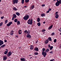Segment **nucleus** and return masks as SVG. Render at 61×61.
I'll use <instances>...</instances> for the list:
<instances>
[{
  "instance_id": "f257e3e1",
  "label": "nucleus",
  "mask_w": 61,
  "mask_h": 61,
  "mask_svg": "<svg viewBox=\"0 0 61 61\" xmlns=\"http://www.w3.org/2000/svg\"><path fill=\"white\" fill-rule=\"evenodd\" d=\"M32 19H29L27 21V23L28 24L31 25L32 24Z\"/></svg>"
},
{
  "instance_id": "f03ea898",
  "label": "nucleus",
  "mask_w": 61,
  "mask_h": 61,
  "mask_svg": "<svg viewBox=\"0 0 61 61\" xmlns=\"http://www.w3.org/2000/svg\"><path fill=\"white\" fill-rule=\"evenodd\" d=\"M60 4H61V0H59V1H57L55 4V5L56 6H57L60 5Z\"/></svg>"
},
{
  "instance_id": "7ed1b4c3",
  "label": "nucleus",
  "mask_w": 61,
  "mask_h": 61,
  "mask_svg": "<svg viewBox=\"0 0 61 61\" xmlns=\"http://www.w3.org/2000/svg\"><path fill=\"white\" fill-rule=\"evenodd\" d=\"M29 17L30 16L29 15H26L24 17H23V19L24 20H27L28 19Z\"/></svg>"
},
{
  "instance_id": "20e7f679",
  "label": "nucleus",
  "mask_w": 61,
  "mask_h": 61,
  "mask_svg": "<svg viewBox=\"0 0 61 61\" xmlns=\"http://www.w3.org/2000/svg\"><path fill=\"white\" fill-rule=\"evenodd\" d=\"M13 4L14 5L15 3L17 4L18 3V0H12Z\"/></svg>"
},
{
  "instance_id": "39448f33",
  "label": "nucleus",
  "mask_w": 61,
  "mask_h": 61,
  "mask_svg": "<svg viewBox=\"0 0 61 61\" xmlns=\"http://www.w3.org/2000/svg\"><path fill=\"white\" fill-rule=\"evenodd\" d=\"M42 55H43V56L44 57H46V52L44 51H42Z\"/></svg>"
},
{
  "instance_id": "423d86ee",
  "label": "nucleus",
  "mask_w": 61,
  "mask_h": 61,
  "mask_svg": "<svg viewBox=\"0 0 61 61\" xmlns=\"http://www.w3.org/2000/svg\"><path fill=\"white\" fill-rule=\"evenodd\" d=\"M12 55V53L11 51H10L7 54V56H10Z\"/></svg>"
},
{
  "instance_id": "0eeeda50",
  "label": "nucleus",
  "mask_w": 61,
  "mask_h": 61,
  "mask_svg": "<svg viewBox=\"0 0 61 61\" xmlns=\"http://www.w3.org/2000/svg\"><path fill=\"white\" fill-rule=\"evenodd\" d=\"M31 36L29 34H27L26 36V37L28 38H31Z\"/></svg>"
},
{
  "instance_id": "6e6552de",
  "label": "nucleus",
  "mask_w": 61,
  "mask_h": 61,
  "mask_svg": "<svg viewBox=\"0 0 61 61\" xmlns=\"http://www.w3.org/2000/svg\"><path fill=\"white\" fill-rule=\"evenodd\" d=\"M12 22H10L8 24H7V26H9L11 25L12 24Z\"/></svg>"
},
{
  "instance_id": "1a4fd4ad",
  "label": "nucleus",
  "mask_w": 61,
  "mask_h": 61,
  "mask_svg": "<svg viewBox=\"0 0 61 61\" xmlns=\"http://www.w3.org/2000/svg\"><path fill=\"white\" fill-rule=\"evenodd\" d=\"M24 33L25 34H29L30 33V32L29 31H27L26 30L24 31Z\"/></svg>"
},
{
  "instance_id": "9d476101",
  "label": "nucleus",
  "mask_w": 61,
  "mask_h": 61,
  "mask_svg": "<svg viewBox=\"0 0 61 61\" xmlns=\"http://www.w3.org/2000/svg\"><path fill=\"white\" fill-rule=\"evenodd\" d=\"M4 44L3 42L0 40V46H1Z\"/></svg>"
},
{
  "instance_id": "9b49d317",
  "label": "nucleus",
  "mask_w": 61,
  "mask_h": 61,
  "mask_svg": "<svg viewBox=\"0 0 61 61\" xmlns=\"http://www.w3.org/2000/svg\"><path fill=\"white\" fill-rule=\"evenodd\" d=\"M35 6L33 5H31L30 7V9L31 10H32L34 8Z\"/></svg>"
},
{
  "instance_id": "f8f14e48",
  "label": "nucleus",
  "mask_w": 61,
  "mask_h": 61,
  "mask_svg": "<svg viewBox=\"0 0 61 61\" xmlns=\"http://www.w3.org/2000/svg\"><path fill=\"white\" fill-rule=\"evenodd\" d=\"M7 59V58L6 56H3V61H6Z\"/></svg>"
},
{
  "instance_id": "ddd939ff",
  "label": "nucleus",
  "mask_w": 61,
  "mask_h": 61,
  "mask_svg": "<svg viewBox=\"0 0 61 61\" xmlns=\"http://www.w3.org/2000/svg\"><path fill=\"white\" fill-rule=\"evenodd\" d=\"M49 42V41L48 40H46L45 41V44H46L48 43V42Z\"/></svg>"
},
{
  "instance_id": "4468645a",
  "label": "nucleus",
  "mask_w": 61,
  "mask_h": 61,
  "mask_svg": "<svg viewBox=\"0 0 61 61\" xmlns=\"http://www.w3.org/2000/svg\"><path fill=\"white\" fill-rule=\"evenodd\" d=\"M59 17V15L58 14H57L56 15H55V18L56 19H57L58 18V17Z\"/></svg>"
},
{
  "instance_id": "2eb2a0df",
  "label": "nucleus",
  "mask_w": 61,
  "mask_h": 61,
  "mask_svg": "<svg viewBox=\"0 0 61 61\" xmlns=\"http://www.w3.org/2000/svg\"><path fill=\"white\" fill-rule=\"evenodd\" d=\"M34 50L36 51H39L38 48L37 47L35 48L34 49Z\"/></svg>"
},
{
  "instance_id": "dca6fc26",
  "label": "nucleus",
  "mask_w": 61,
  "mask_h": 61,
  "mask_svg": "<svg viewBox=\"0 0 61 61\" xmlns=\"http://www.w3.org/2000/svg\"><path fill=\"white\" fill-rule=\"evenodd\" d=\"M20 60L21 61H25V59L24 58H20Z\"/></svg>"
},
{
  "instance_id": "f3484780",
  "label": "nucleus",
  "mask_w": 61,
  "mask_h": 61,
  "mask_svg": "<svg viewBox=\"0 0 61 61\" xmlns=\"http://www.w3.org/2000/svg\"><path fill=\"white\" fill-rule=\"evenodd\" d=\"M30 46V49L31 50H32L34 48L33 46L31 45Z\"/></svg>"
},
{
  "instance_id": "a211bd4d",
  "label": "nucleus",
  "mask_w": 61,
  "mask_h": 61,
  "mask_svg": "<svg viewBox=\"0 0 61 61\" xmlns=\"http://www.w3.org/2000/svg\"><path fill=\"white\" fill-rule=\"evenodd\" d=\"M14 33V32L13 31H12L10 32V35H13Z\"/></svg>"
},
{
  "instance_id": "6ab92c4d",
  "label": "nucleus",
  "mask_w": 61,
  "mask_h": 61,
  "mask_svg": "<svg viewBox=\"0 0 61 61\" xmlns=\"http://www.w3.org/2000/svg\"><path fill=\"white\" fill-rule=\"evenodd\" d=\"M22 33V31L21 30H19V32H18V33L19 34H21Z\"/></svg>"
},
{
  "instance_id": "aec40b11",
  "label": "nucleus",
  "mask_w": 61,
  "mask_h": 61,
  "mask_svg": "<svg viewBox=\"0 0 61 61\" xmlns=\"http://www.w3.org/2000/svg\"><path fill=\"white\" fill-rule=\"evenodd\" d=\"M41 19L40 18H38L37 19V21L38 22H39L40 21Z\"/></svg>"
},
{
  "instance_id": "412c9836",
  "label": "nucleus",
  "mask_w": 61,
  "mask_h": 61,
  "mask_svg": "<svg viewBox=\"0 0 61 61\" xmlns=\"http://www.w3.org/2000/svg\"><path fill=\"white\" fill-rule=\"evenodd\" d=\"M52 27H53V25H51L49 27L48 30H49L51 29V28H52Z\"/></svg>"
},
{
  "instance_id": "4be33fe9",
  "label": "nucleus",
  "mask_w": 61,
  "mask_h": 61,
  "mask_svg": "<svg viewBox=\"0 0 61 61\" xmlns=\"http://www.w3.org/2000/svg\"><path fill=\"white\" fill-rule=\"evenodd\" d=\"M13 9L15 11H16V10H18V9H17L15 7H13Z\"/></svg>"
},
{
  "instance_id": "5701e85b",
  "label": "nucleus",
  "mask_w": 61,
  "mask_h": 61,
  "mask_svg": "<svg viewBox=\"0 0 61 61\" xmlns=\"http://www.w3.org/2000/svg\"><path fill=\"white\" fill-rule=\"evenodd\" d=\"M15 14L16 15H17L18 16H19L20 14L18 12H16L15 13Z\"/></svg>"
},
{
  "instance_id": "b1692460",
  "label": "nucleus",
  "mask_w": 61,
  "mask_h": 61,
  "mask_svg": "<svg viewBox=\"0 0 61 61\" xmlns=\"http://www.w3.org/2000/svg\"><path fill=\"white\" fill-rule=\"evenodd\" d=\"M41 16L42 17H45V14L43 13L41 14Z\"/></svg>"
},
{
  "instance_id": "393cba45",
  "label": "nucleus",
  "mask_w": 61,
  "mask_h": 61,
  "mask_svg": "<svg viewBox=\"0 0 61 61\" xmlns=\"http://www.w3.org/2000/svg\"><path fill=\"white\" fill-rule=\"evenodd\" d=\"M13 17L14 18H15L17 16L15 14L13 15Z\"/></svg>"
},
{
  "instance_id": "a878e982",
  "label": "nucleus",
  "mask_w": 61,
  "mask_h": 61,
  "mask_svg": "<svg viewBox=\"0 0 61 61\" xmlns=\"http://www.w3.org/2000/svg\"><path fill=\"white\" fill-rule=\"evenodd\" d=\"M37 24V25H38V26H40L41 25V23L40 22H39Z\"/></svg>"
},
{
  "instance_id": "bb28decb",
  "label": "nucleus",
  "mask_w": 61,
  "mask_h": 61,
  "mask_svg": "<svg viewBox=\"0 0 61 61\" xmlns=\"http://www.w3.org/2000/svg\"><path fill=\"white\" fill-rule=\"evenodd\" d=\"M17 25H19L20 24V22L19 21H18L17 22Z\"/></svg>"
},
{
  "instance_id": "cd10ccee",
  "label": "nucleus",
  "mask_w": 61,
  "mask_h": 61,
  "mask_svg": "<svg viewBox=\"0 0 61 61\" xmlns=\"http://www.w3.org/2000/svg\"><path fill=\"white\" fill-rule=\"evenodd\" d=\"M48 39L49 41H52V39L51 38V37H50L48 38Z\"/></svg>"
},
{
  "instance_id": "c85d7f7f",
  "label": "nucleus",
  "mask_w": 61,
  "mask_h": 61,
  "mask_svg": "<svg viewBox=\"0 0 61 61\" xmlns=\"http://www.w3.org/2000/svg\"><path fill=\"white\" fill-rule=\"evenodd\" d=\"M29 0H25V2L26 3H28L29 2Z\"/></svg>"
},
{
  "instance_id": "c756f323",
  "label": "nucleus",
  "mask_w": 61,
  "mask_h": 61,
  "mask_svg": "<svg viewBox=\"0 0 61 61\" xmlns=\"http://www.w3.org/2000/svg\"><path fill=\"white\" fill-rule=\"evenodd\" d=\"M24 0H21V3L22 4H23L24 3Z\"/></svg>"
},
{
  "instance_id": "7c9ffc66",
  "label": "nucleus",
  "mask_w": 61,
  "mask_h": 61,
  "mask_svg": "<svg viewBox=\"0 0 61 61\" xmlns=\"http://www.w3.org/2000/svg\"><path fill=\"white\" fill-rule=\"evenodd\" d=\"M17 21V19H15L14 20V21L15 22H16Z\"/></svg>"
},
{
  "instance_id": "2f4dec72",
  "label": "nucleus",
  "mask_w": 61,
  "mask_h": 61,
  "mask_svg": "<svg viewBox=\"0 0 61 61\" xmlns=\"http://www.w3.org/2000/svg\"><path fill=\"white\" fill-rule=\"evenodd\" d=\"M8 21V20H6L5 21V24H6L7 23Z\"/></svg>"
},
{
  "instance_id": "473e14b6",
  "label": "nucleus",
  "mask_w": 61,
  "mask_h": 61,
  "mask_svg": "<svg viewBox=\"0 0 61 61\" xmlns=\"http://www.w3.org/2000/svg\"><path fill=\"white\" fill-rule=\"evenodd\" d=\"M50 50H52V49L53 48V46H51V47H50Z\"/></svg>"
},
{
  "instance_id": "72a5a7b5",
  "label": "nucleus",
  "mask_w": 61,
  "mask_h": 61,
  "mask_svg": "<svg viewBox=\"0 0 61 61\" xmlns=\"http://www.w3.org/2000/svg\"><path fill=\"white\" fill-rule=\"evenodd\" d=\"M8 51H5L4 53V54H6L8 53Z\"/></svg>"
},
{
  "instance_id": "f704fd0d",
  "label": "nucleus",
  "mask_w": 61,
  "mask_h": 61,
  "mask_svg": "<svg viewBox=\"0 0 61 61\" xmlns=\"http://www.w3.org/2000/svg\"><path fill=\"white\" fill-rule=\"evenodd\" d=\"M3 24V23L2 22H1L0 23V26H2Z\"/></svg>"
},
{
  "instance_id": "c9c22d12",
  "label": "nucleus",
  "mask_w": 61,
  "mask_h": 61,
  "mask_svg": "<svg viewBox=\"0 0 61 61\" xmlns=\"http://www.w3.org/2000/svg\"><path fill=\"white\" fill-rule=\"evenodd\" d=\"M34 54L35 55H37L38 54V52H35L34 53Z\"/></svg>"
},
{
  "instance_id": "e433bc0d",
  "label": "nucleus",
  "mask_w": 61,
  "mask_h": 61,
  "mask_svg": "<svg viewBox=\"0 0 61 61\" xmlns=\"http://www.w3.org/2000/svg\"><path fill=\"white\" fill-rule=\"evenodd\" d=\"M46 31V30L43 29V30H42V32H44L45 31Z\"/></svg>"
},
{
  "instance_id": "4c0bfd02",
  "label": "nucleus",
  "mask_w": 61,
  "mask_h": 61,
  "mask_svg": "<svg viewBox=\"0 0 61 61\" xmlns=\"http://www.w3.org/2000/svg\"><path fill=\"white\" fill-rule=\"evenodd\" d=\"M5 45H2V46H1V47L2 48L4 47L5 46Z\"/></svg>"
},
{
  "instance_id": "58836bf2",
  "label": "nucleus",
  "mask_w": 61,
  "mask_h": 61,
  "mask_svg": "<svg viewBox=\"0 0 61 61\" xmlns=\"http://www.w3.org/2000/svg\"><path fill=\"white\" fill-rule=\"evenodd\" d=\"M54 42L56 43V39H55L54 40Z\"/></svg>"
},
{
  "instance_id": "ea45409f",
  "label": "nucleus",
  "mask_w": 61,
  "mask_h": 61,
  "mask_svg": "<svg viewBox=\"0 0 61 61\" xmlns=\"http://www.w3.org/2000/svg\"><path fill=\"white\" fill-rule=\"evenodd\" d=\"M49 51V49H47V50L45 51L46 52H48Z\"/></svg>"
},
{
  "instance_id": "a19ab883",
  "label": "nucleus",
  "mask_w": 61,
  "mask_h": 61,
  "mask_svg": "<svg viewBox=\"0 0 61 61\" xmlns=\"http://www.w3.org/2000/svg\"><path fill=\"white\" fill-rule=\"evenodd\" d=\"M55 35V33L53 32L51 34V35L52 36L53 35Z\"/></svg>"
},
{
  "instance_id": "79ce46f5",
  "label": "nucleus",
  "mask_w": 61,
  "mask_h": 61,
  "mask_svg": "<svg viewBox=\"0 0 61 61\" xmlns=\"http://www.w3.org/2000/svg\"><path fill=\"white\" fill-rule=\"evenodd\" d=\"M45 48H43L42 49V51H45Z\"/></svg>"
},
{
  "instance_id": "37998d69",
  "label": "nucleus",
  "mask_w": 61,
  "mask_h": 61,
  "mask_svg": "<svg viewBox=\"0 0 61 61\" xmlns=\"http://www.w3.org/2000/svg\"><path fill=\"white\" fill-rule=\"evenodd\" d=\"M49 53H50L51 54H53V51H51L49 52Z\"/></svg>"
},
{
  "instance_id": "c03bdc74",
  "label": "nucleus",
  "mask_w": 61,
  "mask_h": 61,
  "mask_svg": "<svg viewBox=\"0 0 61 61\" xmlns=\"http://www.w3.org/2000/svg\"><path fill=\"white\" fill-rule=\"evenodd\" d=\"M51 8H49L48 9V10L49 11H51Z\"/></svg>"
},
{
  "instance_id": "a18cd8bd",
  "label": "nucleus",
  "mask_w": 61,
  "mask_h": 61,
  "mask_svg": "<svg viewBox=\"0 0 61 61\" xmlns=\"http://www.w3.org/2000/svg\"><path fill=\"white\" fill-rule=\"evenodd\" d=\"M57 13H58V12H56V13L55 14V15H56V14H57Z\"/></svg>"
},
{
  "instance_id": "49530a36",
  "label": "nucleus",
  "mask_w": 61,
  "mask_h": 61,
  "mask_svg": "<svg viewBox=\"0 0 61 61\" xmlns=\"http://www.w3.org/2000/svg\"><path fill=\"white\" fill-rule=\"evenodd\" d=\"M45 6V4H43L42 5V7H44V6Z\"/></svg>"
},
{
  "instance_id": "de8ad7c7",
  "label": "nucleus",
  "mask_w": 61,
  "mask_h": 61,
  "mask_svg": "<svg viewBox=\"0 0 61 61\" xmlns=\"http://www.w3.org/2000/svg\"><path fill=\"white\" fill-rule=\"evenodd\" d=\"M4 18V16H2L1 17V18L2 19H3Z\"/></svg>"
},
{
  "instance_id": "09e8293b",
  "label": "nucleus",
  "mask_w": 61,
  "mask_h": 61,
  "mask_svg": "<svg viewBox=\"0 0 61 61\" xmlns=\"http://www.w3.org/2000/svg\"><path fill=\"white\" fill-rule=\"evenodd\" d=\"M48 47H51V46H50V45H49V44L48 45Z\"/></svg>"
},
{
  "instance_id": "8fccbe9b",
  "label": "nucleus",
  "mask_w": 61,
  "mask_h": 61,
  "mask_svg": "<svg viewBox=\"0 0 61 61\" xmlns=\"http://www.w3.org/2000/svg\"><path fill=\"white\" fill-rule=\"evenodd\" d=\"M54 60V59H51L50 60V61H53Z\"/></svg>"
},
{
  "instance_id": "3c124183",
  "label": "nucleus",
  "mask_w": 61,
  "mask_h": 61,
  "mask_svg": "<svg viewBox=\"0 0 61 61\" xmlns=\"http://www.w3.org/2000/svg\"><path fill=\"white\" fill-rule=\"evenodd\" d=\"M14 17H12V20H14Z\"/></svg>"
},
{
  "instance_id": "603ef678",
  "label": "nucleus",
  "mask_w": 61,
  "mask_h": 61,
  "mask_svg": "<svg viewBox=\"0 0 61 61\" xmlns=\"http://www.w3.org/2000/svg\"><path fill=\"white\" fill-rule=\"evenodd\" d=\"M46 13H49V11L48 10V11H47L46 12Z\"/></svg>"
},
{
  "instance_id": "864d4df0",
  "label": "nucleus",
  "mask_w": 61,
  "mask_h": 61,
  "mask_svg": "<svg viewBox=\"0 0 61 61\" xmlns=\"http://www.w3.org/2000/svg\"><path fill=\"white\" fill-rule=\"evenodd\" d=\"M7 42V41H6V40H5L4 41V42Z\"/></svg>"
},
{
  "instance_id": "5fc2aeb1",
  "label": "nucleus",
  "mask_w": 61,
  "mask_h": 61,
  "mask_svg": "<svg viewBox=\"0 0 61 61\" xmlns=\"http://www.w3.org/2000/svg\"><path fill=\"white\" fill-rule=\"evenodd\" d=\"M2 14V12H0V15H1Z\"/></svg>"
},
{
  "instance_id": "6e6d98bb",
  "label": "nucleus",
  "mask_w": 61,
  "mask_h": 61,
  "mask_svg": "<svg viewBox=\"0 0 61 61\" xmlns=\"http://www.w3.org/2000/svg\"><path fill=\"white\" fill-rule=\"evenodd\" d=\"M38 40H37V41L36 42V43H37V42H38Z\"/></svg>"
},
{
  "instance_id": "4d7b16f0",
  "label": "nucleus",
  "mask_w": 61,
  "mask_h": 61,
  "mask_svg": "<svg viewBox=\"0 0 61 61\" xmlns=\"http://www.w3.org/2000/svg\"><path fill=\"white\" fill-rule=\"evenodd\" d=\"M5 50L7 51H8V49H6Z\"/></svg>"
},
{
  "instance_id": "13d9d810",
  "label": "nucleus",
  "mask_w": 61,
  "mask_h": 61,
  "mask_svg": "<svg viewBox=\"0 0 61 61\" xmlns=\"http://www.w3.org/2000/svg\"><path fill=\"white\" fill-rule=\"evenodd\" d=\"M58 30L60 31H61V30H60V29H58Z\"/></svg>"
},
{
  "instance_id": "bf43d9fd",
  "label": "nucleus",
  "mask_w": 61,
  "mask_h": 61,
  "mask_svg": "<svg viewBox=\"0 0 61 61\" xmlns=\"http://www.w3.org/2000/svg\"><path fill=\"white\" fill-rule=\"evenodd\" d=\"M45 23H46L45 22V21H44V22H43V23L44 24H45Z\"/></svg>"
},
{
  "instance_id": "052dcab7",
  "label": "nucleus",
  "mask_w": 61,
  "mask_h": 61,
  "mask_svg": "<svg viewBox=\"0 0 61 61\" xmlns=\"http://www.w3.org/2000/svg\"><path fill=\"white\" fill-rule=\"evenodd\" d=\"M32 58V57H30V59H31Z\"/></svg>"
},
{
  "instance_id": "680f3d73",
  "label": "nucleus",
  "mask_w": 61,
  "mask_h": 61,
  "mask_svg": "<svg viewBox=\"0 0 61 61\" xmlns=\"http://www.w3.org/2000/svg\"><path fill=\"white\" fill-rule=\"evenodd\" d=\"M24 7H27L26 6H25Z\"/></svg>"
},
{
  "instance_id": "e2e57ef3",
  "label": "nucleus",
  "mask_w": 61,
  "mask_h": 61,
  "mask_svg": "<svg viewBox=\"0 0 61 61\" xmlns=\"http://www.w3.org/2000/svg\"><path fill=\"white\" fill-rule=\"evenodd\" d=\"M19 49H20L21 48L20 47H19Z\"/></svg>"
},
{
  "instance_id": "0e129e2a",
  "label": "nucleus",
  "mask_w": 61,
  "mask_h": 61,
  "mask_svg": "<svg viewBox=\"0 0 61 61\" xmlns=\"http://www.w3.org/2000/svg\"><path fill=\"white\" fill-rule=\"evenodd\" d=\"M56 0H53V1H56Z\"/></svg>"
},
{
  "instance_id": "69168bd1",
  "label": "nucleus",
  "mask_w": 61,
  "mask_h": 61,
  "mask_svg": "<svg viewBox=\"0 0 61 61\" xmlns=\"http://www.w3.org/2000/svg\"><path fill=\"white\" fill-rule=\"evenodd\" d=\"M1 1V0H0V2Z\"/></svg>"
},
{
  "instance_id": "338daca9",
  "label": "nucleus",
  "mask_w": 61,
  "mask_h": 61,
  "mask_svg": "<svg viewBox=\"0 0 61 61\" xmlns=\"http://www.w3.org/2000/svg\"><path fill=\"white\" fill-rule=\"evenodd\" d=\"M60 35H61V33H60Z\"/></svg>"
},
{
  "instance_id": "774afa93",
  "label": "nucleus",
  "mask_w": 61,
  "mask_h": 61,
  "mask_svg": "<svg viewBox=\"0 0 61 61\" xmlns=\"http://www.w3.org/2000/svg\"><path fill=\"white\" fill-rule=\"evenodd\" d=\"M10 61V60H8V61Z\"/></svg>"
}]
</instances>
